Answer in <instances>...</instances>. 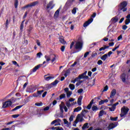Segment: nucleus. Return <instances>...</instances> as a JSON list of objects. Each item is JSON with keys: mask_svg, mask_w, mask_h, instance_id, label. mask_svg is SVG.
Wrapping results in <instances>:
<instances>
[{"mask_svg": "<svg viewBox=\"0 0 130 130\" xmlns=\"http://www.w3.org/2000/svg\"><path fill=\"white\" fill-rule=\"evenodd\" d=\"M20 99H21V98H15L12 97L11 100H8V101L3 103L2 108H7L9 106H11L13 103H15L16 101L20 100Z\"/></svg>", "mask_w": 130, "mask_h": 130, "instance_id": "f257e3e1", "label": "nucleus"}, {"mask_svg": "<svg viewBox=\"0 0 130 130\" xmlns=\"http://www.w3.org/2000/svg\"><path fill=\"white\" fill-rule=\"evenodd\" d=\"M74 48L77 51L74 52L73 53H77V52H79V51L82 50L83 48V40H82V38L79 37L78 38V41L74 46Z\"/></svg>", "mask_w": 130, "mask_h": 130, "instance_id": "f03ea898", "label": "nucleus"}, {"mask_svg": "<svg viewBox=\"0 0 130 130\" xmlns=\"http://www.w3.org/2000/svg\"><path fill=\"white\" fill-rule=\"evenodd\" d=\"M127 6V2L123 1L118 5V12L119 13H120L121 11H122V12H126V11H127V8H126Z\"/></svg>", "mask_w": 130, "mask_h": 130, "instance_id": "7ed1b4c3", "label": "nucleus"}, {"mask_svg": "<svg viewBox=\"0 0 130 130\" xmlns=\"http://www.w3.org/2000/svg\"><path fill=\"white\" fill-rule=\"evenodd\" d=\"M45 58L46 59L47 62L48 61H51V62H54L56 60V56L55 54H51L49 55H45Z\"/></svg>", "mask_w": 130, "mask_h": 130, "instance_id": "20e7f679", "label": "nucleus"}, {"mask_svg": "<svg viewBox=\"0 0 130 130\" xmlns=\"http://www.w3.org/2000/svg\"><path fill=\"white\" fill-rule=\"evenodd\" d=\"M128 111H129V109L124 106L121 109V114H120V117H124V116L127 114Z\"/></svg>", "mask_w": 130, "mask_h": 130, "instance_id": "39448f33", "label": "nucleus"}, {"mask_svg": "<svg viewBox=\"0 0 130 130\" xmlns=\"http://www.w3.org/2000/svg\"><path fill=\"white\" fill-rule=\"evenodd\" d=\"M83 119H84L83 118L82 116H81V114H78L76 117V119L74 121V123L73 124V126H77V123H78V121H79V122H82Z\"/></svg>", "mask_w": 130, "mask_h": 130, "instance_id": "423d86ee", "label": "nucleus"}, {"mask_svg": "<svg viewBox=\"0 0 130 130\" xmlns=\"http://www.w3.org/2000/svg\"><path fill=\"white\" fill-rule=\"evenodd\" d=\"M39 4V2L38 1H36L32 3H31L27 5L26 6H24L22 8V10H25V9H26L27 8H32V7H35L37 5H38Z\"/></svg>", "mask_w": 130, "mask_h": 130, "instance_id": "0eeeda50", "label": "nucleus"}, {"mask_svg": "<svg viewBox=\"0 0 130 130\" xmlns=\"http://www.w3.org/2000/svg\"><path fill=\"white\" fill-rule=\"evenodd\" d=\"M117 125H118V122H115L114 123H110L108 126L107 130L113 129V128L116 127Z\"/></svg>", "mask_w": 130, "mask_h": 130, "instance_id": "6e6552de", "label": "nucleus"}, {"mask_svg": "<svg viewBox=\"0 0 130 130\" xmlns=\"http://www.w3.org/2000/svg\"><path fill=\"white\" fill-rule=\"evenodd\" d=\"M46 63V61H44L42 64H40L38 66H36L34 67V68L32 69V73H35L37 71V70H39V68H41L43 64Z\"/></svg>", "mask_w": 130, "mask_h": 130, "instance_id": "1a4fd4ad", "label": "nucleus"}, {"mask_svg": "<svg viewBox=\"0 0 130 130\" xmlns=\"http://www.w3.org/2000/svg\"><path fill=\"white\" fill-rule=\"evenodd\" d=\"M44 92V90H38L37 93H34L32 94L33 97H41V95Z\"/></svg>", "mask_w": 130, "mask_h": 130, "instance_id": "9d476101", "label": "nucleus"}, {"mask_svg": "<svg viewBox=\"0 0 130 130\" xmlns=\"http://www.w3.org/2000/svg\"><path fill=\"white\" fill-rule=\"evenodd\" d=\"M93 18H90L88 20L86 21L83 24V27H87L88 26H89V25H90V24H91V23H92V22H93Z\"/></svg>", "mask_w": 130, "mask_h": 130, "instance_id": "9b49d317", "label": "nucleus"}, {"mask_svg": "<svg viewBox=\"0 0 130 130\" xmlns=\"http://www.w3.org/2000/svg\"><path fill=\"white\" fill-rule=\"evenodd\" d=\"M52 88V85L51 84H47L45 85V86L43 87L44 90H50V89H51Z\"/></svg>", "mask_w": 130, "mask_h": 130, "instance_id": "f8f14e48", "label": "nucleus"}, {"mask_svg": "<svg viewBox=\"0 0 130 130\" xmlns=\"http://www.w3.org/2000/svg\"><path fill=\"white\" fill-rule=\"evenodd\" d=\"M82 100H83V96L82 95L79 96L77 100V104L79 105V106H81V105H82Z\"/></svg>", "mask_w": 130, "mask_h": 130, "instance_id": "ddd939ff", "label": "nucleus"}, {"mask_svg": "<svg viewBox=\"0 0 130 130\" xmlns=\"http://www.w3.org/2000/svg\"><path fill=\"white\" fill-rule=\"evenodd\" d=\"M115 94H116V89H113V90L111 92V94L110 95V98H112L115 96Z\"/></svg>", "mask_w": 130, "mask_h": 130, "instance_id": "4468645a", "label": "nucleus"}, {"mask_svg": "<svg viewBox=\"0 0 130 130\" xmlns=\"http://www.w3.org/2000/svg\"><path fill=\"white\" fill-rule=\"evenodd\" d=\"M125 77H126V75L125 74V73L122 74L120 76V79L123 83H125Z\"/></svg>", "mask_w": 130, "mask_h": 130, "instance_id": "2eb2a0df", "label": "nucleus"}, {"mask_svg": "<svg viewBox=\"0 0 130 130\" xmlns=\"http://www.w3.org/2000/svg\"><path fill=\"white\" fill-rule=\"evenodd\" d=\"M59 12H60V7L55 11L54 14V17L55 18H58V16L59 15Z\"/></svg>", "mask_w": 130, "mask_h": 130, "instance_id": "dca6fc26", "label": "nucleus"}, {"mask_svg": "<svg viewBox=\"0 0 130 130\" xmlns=\"http://www.w3.org/2000/svg\"><path fill=\"white\" fill-rule=\"evenodd\" d=\"M93 103H94V100L92 99L90 102L89 104H88V106L86 107V109H88V110H90Z\"/></svg>", "mask_w": 130, "mask_h": 130, "instance_id": "f3484780", "label": "nucleus"}, {"mask_svg": "<svg viewBox=\"0 0 130 130\" xmlns=\"http://www.w3.org/2000/svg\"><path fill=\"white\" fill-rule=\"evenodd\" d=\"M71 69L70 68L66 71L65 74H64L65 78H67L68 76H70V75L71 74Z\"/></svg>", "mask_w": 130, "mask_h": 130, "instance_id": "a211bd4d", "label": "nucleus"}, {"mask_svg": "<svg viewBox=\"0 0 130 130\" xmlns=\"http://www.w3.org/2000/svg\"><path fill=\"white\" fill-rule=\"evenodd\" d=\"M52 4H53V2L52 1H50L48 4L47 5V9H49V8H50L51 10H52V9H53V6H52Z\"/></svg>", "mask_w": 130, "mask_h": 130, "instance_id": "6ab92c4d", "label": "nucleus"}, {"mask_svg": "<svg viewBox=\"0 0 130 130\" xmlns=\"http://www.w3.org/2000/svg\"><path fill=\"white\" fill-rule=\"evenodd\" d=\"M60 117H63V106L60 105Z\"/></svg>", "mask_w": 130, "mask_h": 130, "instance_id": "aec40b11", "label": "nucleus"}, {"mask_svg": "<svg viewBox=\"0 0 130 130\" xmlns=\"http://www.w3.org/2000/svg\"><path fill=\"white\" fill-rule=\"evenodd\" d=\"M111 21L113 22V23H116L118 21V17L117 16H115L114 17H113Z\"/></svg>", "mask_w": 130, "mask_h": 130, "instance_id": "412c9836", "label": "nucleus"}, {"mask_svg": "<svg viewBox=\"0 0 130 130\" xmlns=\"http://www.w3.org/2000/svg\"><path fill=\"white\" fill-rule=\"evenodd\" d=\"M58 83H59V81L57 80H55L54 82L51 83V85H52V87H56Z\"/></svg>", "mask_w": 130, "mask_h": 130, "instance_id": "4be33fe9", "label": "nucleus"}, {"mask_svg": "<svg viewBox=\"0 0 130 130\" xmlns=\"http://www.w3.org/2000/svg\"><path fill=\"white\" fill-rule=\"evenodd\" d=\"M108 102V100L106 99L104 100H101L100 102H99V105H102L105 103H107Z\"/></svg>", "mask_w": 130, "mask_h": 130, "instance_id": "5701e85b", "label": "nucleus"}, {"mask_svg": "<svg viewBox=\"0 0 130 130\" xmlns=\"http://www.w3.org/2000/svg\"><path fill=\"white\" fill-rule=\"evenodd\" d=\"M107 58H108V57H107V54H104L101 57V59L103 60V61H105Z\"/></svg>", "mask_w": 130, "mask_h": 130, "instance_id": "b1692460", "label": "nucleus"}, {"mask_svg": "<svg viewBox=\"0 0 130 130\" xmlns=\"http://www.w3.org/2000/svg\"><path fill=\"white\" fill-rule=\"evenodd\" d=\"M23 105L18 106L16 107L14 109L12 110V111H16V110H18V109H20V108H22Z\"/></svg>", "mask_w": 130, "mask_h": 130, "instance_id": "393cba45", "label": "nucleus"}, {"mask_svg": "<svg viewBox=\"0 0 130 130\" xmlns=\"http://www.w3.org/2000/svg\"><path fill=\"white\" fill-rule=\"evenodd\" d=\"M80 110H82V107H78L74 109V112H79V111H80Z\"/></svg>", "mask_w": 130, "mask_h": 130, "instance_id": "a878e982", "label": "nucleus"}, {"mask_svg": "<svg viewBox=\"0 0 130 130\" xmlns=\"http://www.w3.org/2000/svg\"><path fill=\"white\" fill-rule=\"evenodd\" d=\"M98 54L96 52L94 51L92 52L90 58H93L94 57L97 56Z\"/></svg>", "mask_w": 130, "mask_h": 130, "instance_id": "bb28decb", "label": "nucleus"}, {"mask_svg": "<svg viewBox=\"0 0 130 130\" xmlns=\"http://www.w3.org/2000/svg\"><path fill=\"white\" fill-rule=\"evenodd\" d=\"M59 41L60 42V43H62V44H67V42L66 41H64V39H62V38H60L59 39Z\"/></svg>", "mask_w": 130, "mask_h": 130, "instance_id": "cd10ccee", "label": "nucleus"}, {"mask_svg": "<svg viewBox=\"0 0 130 130\" xmlns=\"http://www.w3.org/2000/svg\"><path fill=\"white\" fill-rule=\"evenodd\" d=\"M117 119H118V117H110V120L112 121H117Z\"/></svg>", "mask_w": 130, "mask_h": 130, "instance_id": "c85d7f7f", "label": "nucleus"}, {"mask_svg": "<svg viewBox=\"0 0 130 130\" xmlns=\"http://www.w3.org/2000/svg\"><path fill=\"white\" fill-rule=\"evenodd\" d=\"M77 10H78V8L74 7L73 10H72V13L73 14V15H76L77 13Z\"/></svg>", "mask_w": 130, "mask_h": 130, "instance_id": "c756f323", "label": "nucleus"}, {"mask_svg": "<svg viewBox=\"0 0 130 130\" xmlns=\"http://www.w3.org/2000/svg\"><path fill=\"white\" fill-rule=\"evenodd\" d=\"M18 4H19V0H15L14 7L15 9H17V8H18Z\"/></svg>", "mask_w": 130, "mask_h": 130, "instance_id": "7c9ffc66", "label": "nucleus"}, {"mask_svg": "<svg viewBox=\"0 0 130 130\" xmlns=\"http://www.w3.org/2000/svg\"><path fill=\"white\" fill-rule=\"evenodd\" d=\"M98 107H97V106H95V105H93L92 107V111H97V110H98Z\"/></svg>", "mask_w": 130, "mask_h": 130, "instance_id": "2f4dec72", "label": "nucleus"}, {"mask_svg": "<svg viewBox=\"0 0 130 130\" xmlns=\"http://www.w3.org/2000/svg\"><path fill=\"white\" fill-rule=\"evenodd\" d=\"M69 88L71 90H75V85L73 84H70L69 85Z\"/></svg>", "mask_w": 130, "mask_h": 130, "instance_id": "473e14b6", "label": "nucleus"}, {"mask_svg": "<svg viewBox=\"0 0 130 130\" xmlns=\"http://www.w3.org/2000/svg\"><path fill=\"white\" fill-rule=\"evenodd\" d=\"M64 98H66V94L62 93V94L60 95L59 96L60 100H61V99H64Z\"/></svg>", "mask_w": 130, "mask_h": 130, "instance_id": "72a5a7b5", "label": "nucleus"}, {"mask_svg": "<svg viewBox=\"0 0 130 130\" xmlns=\"http://www.w3.org/2000/svg\"><path fill=\"white\" fill-rule=\"evenodd\" d=\"M54 77H52V76H48L47 77H45V80H46V81H49V80H51V79H53Z\"/></svg>", "mask_w": 130, "mask_h": 130, "instance_id": "f704fd0d", "label": "nucleus"}, {"mask_svg": "<svg viewBox=\"0 0 130 130\" xmlns=\"http://www.w3.org/2000/svg\"><path fill=\"white\" fill-rule=\"evenodd\" d=\"M73 94V92L72 91H68L67 92V98H70L71 97V95Z\"/></svg>", "mask_w": 130, "mask_h": 130, "instance_id": "c9c22d12", "label": "nucleus"}, {"mask_svg": "<svg viewBox=\"0 0 130 130\" xmlns=\"http://www.w3.org/2000/svg\"><path fill=\"white\" fill-rule=\"evenodd\" d=\"M90 52H91V51H87L86 53H85V54L84 55V58H86V57H87V56H88V55L90 54Z\"/></svg>", "mask_w": 130, "mask_h": 130, "instance_id": "e433bc0d", "label": "nucleus"}, {"mask_svg": "<svg viewBox=\"0 0 130 130\" xmlns=\"http://www.w3.org/2000/svg\"><path fill=\"white\" fill-rule=\"evenodd\" d=\"M116 109V107H114L113 105L111 108H109L110 111H114L115 109Z\"/></svg>", "mask_w": 130, "mask_h": 130, "instance_id": "4c0bfd02", "label": "nucleus"}, {"mask_svg": "<svg viewBox=\"0 0 130 130\" xmlns=\"http://www.w3.org/2000/svg\"><path fill=\"white\" fill-rule=\"evenodd\" d=\"M88 126V123H85L84 124L83 126L82 127V129H85Z\"/></svg>", "mask_w": 130, "mask_h": 130, "instance_id": "58836bf2", "label": "nucleus"}, {"mask_svg": "<svg viewBox=\"0 0 130 130\" xmlns=\"http://www.w3.org/2000/svg\"><path fill=\"white\" fill-rule=\"evenodd\" d=\"M80 114L81 117H84L85 116V114H86V113H85V112H84L83 110L82 111L81 114Z\"/></svg>", "mask_w": 130, "mask_h": 130, "instance_id": "ea45409f", "label": "nucleus"}, {"mask_svg": "<svg viewBox=\"0 0 130 130\" xmlns=\"http://www.w3.org/2000/svg\"><path fill=\"white\" fill-rule=\"evenodd\" d=\"M58 120L60 121V119H58L54 120V121L51 122V124H54V123H56V122H57Z\"/></svg>", "mask_w": 130, "mask_h": 130, "instance_id": "a19ab883", "label": "nucleus"}, {"mask_svg": "<svg viewBox=\"0 0 130 130\" xmlns=\"http://www.w3.org/2000/svg\"><path fill=\"white\" fill-rule=\"evenodd\" d=\"M108 90V85H106L104 87V88L103 90V92H106V91H107Z\"/></svg>", "mask_w": 130, "mask_h": 130, "instance_id": "79ce46f5", "label": "nucleus"}, {"mask_svg": "<svg viewBox=\"0 0 130 130\" xmlns=\"http://www.w3.org/2000/svg\"><path fill=\"white\" fill-rule=\"evenodd\" d=\"M20 116V114H14L12 115V117L13 118H17V117H19Z\"/></svg>", "mask_w": 130, "mask_h": 130, "instance_id": "37998d69", "label": "nucleus"}, {"mask_svg": "<svg viewBox=\"0 0 130 130\" xmlns=\"http://www.w3.org/2000/svg\"><path fill=\"white\" fill-rule=\"evenodd\" d=\"M43 105V104L42 103V102H41V103H36L35 104V105L36 106H41Z\"/></svg>", "mask_w": 130, "mask_h": 130, "instance_id": "c03bdc74", "label": "nucleus"}, {"mask_svg": "<svg viewBox=\"0 0 130 130\" xmlns=\"http://www.w3.org/2000/svg\"><path fill=\"white\" fill-rule=\"evenodd\" d=\"M130 23V19H126L125 20V25H128Z\"/></svg>", "mask_w": 130, "mask_h": 130, "instance_id": "a18cd8bd", "label": "nucleus"}, {"mask_svg": "<svg viewBox=\"0 0 130 130\" xmlns=\"http://www.w3.org/2000/svg\"><path fill=\"white\" fill-rule=\"evenodd\" d=\"M97 63L99 64V66H101V64H103V61H102L101 60H99L98 61Z\"/></svg>", "mask_w": 130, "mask_h": 130, "instance_id": "49530a36", "label": "nucleus"}, {"mask_svg": "<svg viewBox=\"0 0 130 130\" xmlns=\"http://www.w3.org/2000/svg\"><path fill=\"white\" fill-rule=\"evenodd\" d=\"M23 29H24V24H21L20 30V31H21V32H23Z\"/></svg>", "mask_w": 130, "mask_h": 130, "instance_id": "de8ad7c7", "label": "nucleus"}, {"mask_svg": "<svg viewBox=\"0 0 130 130\" xmlns=\"http://www.w3.org/2000/svg\"><path fill=\"white\" fill-rule=\"evenodd\" d=\"M12 63H13V64H14V66H16L17 67H19V64H18V63H17V61H12Z\"/></svg>", "mask_w": 130, "mask_h": 130, "instance_id": "09e8293b", "label": "nucleus"}, {"mask_svg": "<svg viewBox=\"0 0 130 130\" xmlns=\"http://www.w3.org/2000/svg\"><path fill=\"white\" fill-rule=\"evenodd\" d=\"M60 49L61 51H62V52H63V51H64V49H66V46H62Z\"/></svg>", "mask_w": 130, "mask_h": 130, "instance_id": "8fccbe9b", "label": "nucleus"}, {"mask_svg": "<svg viewBox=\"0 0 130 130\" xmlns=\"http://www.w3.org/2000/svg\"><path fill=\"white\" fill-rule=\"evenodd\" d=\"M66 106H67L68 108H70V107H71V103H70V102H67L66 103Z\"/></svg>", "mask_w": 130, "mask_h": 130, "instance_id": "3c124183", "label": "nucleus"}, {"mask_svg": "<svg viewBox=\"0 0 130 130\" xmlns=\"http://www.w3.org/2000/svg\"><path fill=\"white\" fill-rule=\"evenodd\" d=\"M78 77H79V79H80L81 80V79H84V75L83 74H82L81 75H79Z\"/></svg>", "mask_w": 130, "mask_h": 130, "instance_id": "603ef678", "label": "nucleus"}, {"mask_svg": "<svg viewBox=\"0 0 130 130\" xmlns=\"http://www.w3.org/2000/svg\"><path fill=\"white\" fill-rule=\"evenodd\" d=\"M122 30H125L126 29H127V26H126V24L123 25L122 27Z\"/></svg>", "mask_w": 130, "mask_h": 130, "instance_id": "864d4df0", "label": "nucleus"}, {"mask_svg": "<svg viewBox=\"0 0 130 130\" xmlns=\"http://www.w3.org/2000/svg\"><path fill=\"white\" fill-rule=\"evenodd\" d=\"M83 89L80 88L78 90V93H79V94H81V93H83Z\"/></svg>", "mask_w": 130, "mask_h": 130, "instance_id": "5fc2aeb1", "label": "nucleus"}, {"mask_svg": "<svg viewBox=\"0 0 130 130\" xmlns=\"http://www.w3.org/2000/svg\"><path fill=\"white\" fill-rule=\"evenodd\" d=\"M111 54H112V51H109L108 54H107V57H110V55H111Z\"/></svg>", "mask_w": 130, "mask_h": 130, "instance_id": "6e6d98bb", "label": "nucleus"}, {"mask_svg": "<svg viewBox=\"0 0 130 130\" xmlns=\"http://www.w3.org/2000/svg\"><path fill=\"white\" fill-rule=\"evenodd\" d=\"M75 45V42H72L71 45H70V49H72L73 48V46Z\"/></svg>", "mask_w": 130, "mask_h": 130, "instance_id": "4d7b16f0", "label": "nucleus"}, {"mask_svg": "<svg viewBox=\"0 0 130 130\" xmlns=\"http://www.w3.org/2000/svg\"><path fill=\"white\" fill-rule=\"evenodd\" d=\"M103 113H104V111H103V110L101 111L99 113V116H102V115H103Z\"/></svg>", "mask_w": 130, "mask_h": 130, "instance_id": "13d9d810", "label": "nucleus"}, {"mask_svg": "<svg viewBox=\"0 0 130 130\" xmlns=\"http://www.w3.org/2000/svg\"><path fill=\"white\" fill-rule=\"evenodd\" d=\"M27 85H28V82H26V83H25L23 86V89H25V88H26V87H27Z\"/></svg>", "mask_w": 130, "mask_h": 130, "instance_id": "bf43d9fd", "label": "nucleus"}, {"mask_svg": "<svg viewBox=\"0 0 130 130\" xmlns=\"http://www.w3.org/2000/svg\"><path fill=\"white\" fill-rule=\"evenodd\" d=\"M15 96H16V97H21V93L20 92H17L15 94Z\"/></svg>", "mask_w": 130, "mask_h": 130, "instance_id": "052dcab7", "label": "nucleus"}, {"mask_svg": "<svg viewBox=\"0 0 130 130\" xmlns=\"http://www.w3.org/2000/svg\"><path fill=\"white\" fill-rule=\"evenodd\" d=\"M70 121H73L74 120V116L73 115H71L69 118Z\"/></svg>", "mask_w": 130, "mask_h": 130, "instance_id": "680f3d73", "label": "nucleus"}, {"mask_svg": "<svg viewBox=\"0 0 130 130\" xmlns=\"http://www.w3.org/2000/svg\"><path fill=\"white\" fill-rule=\"evenodd\" d=\"M37 55L38 57H41V55H42V53L39 52L37 54Z\"/></svg>", "mask_w": 130, "mask_h": 130, "instance_id": "e2e57ef3", "label": "nucleus"}, {"mask_svg": "<svg viewBox=\"0 0 130 130\" xmlns=\"http://www.w3.org/2000/svg\"><path fill=\"white\" fill-rule=\"evenodd\" d=\"M47 110H49V107L47 106L44 109V111H47Z\"/></svg>", "mask_w": 130, "mask_h": 130, "instance_id": "0e129e2a", "label": "nucleus"}, {"mask_svg": "<svg viewBox=\"0 0 130 130\" xmlns=\"http://www.w3.org/2000/svg\"><path fill=\"white\" fill-rule=\"evenodd\" d=\"M63 109L64 110L65 112H68V108L66 106H63Z\"/></svg>", "mask_w": 130, "mask_h": 130, "instance_id": "69168bd1", "label": "nucleus"}, {"mask_svg": "<svg viewBox=\"0 0 130 130\" xmlns=\"http://www.w3.org/2000/svg\"><path fill=\"white\" fill-rule=\"evenodd\" d=\"M118 48H119V45L117 46V47H115L114 49H113L112 51H115Z\"/></svg>", "mask_w": 130, "mask_h": 130, "instance_id": "338daca9", "label": "nucleus"}, {"mask_svg": "<svg viewBox=\"0 0 130 130\" xmlns=\"http://www.w3.org/2000/svg\"><path fill=\"white\" fill-rule=\"evenodd\" d=\"M109 46H110V47L113 46V45H114V42L109 43Z\"/></svg>", "mask_w": 130, "mask_h": 130, "instance_id": "774afa93", "label": "nucleus"}]
</instances>
